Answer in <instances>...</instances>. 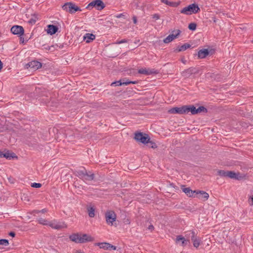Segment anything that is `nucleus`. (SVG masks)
Listing matches in <instances>:
<instances>
[{"mask_svg": "<svg viewBox=\"0 0 253 253\" xmlns=\"http://www.w3.org/2000/svg\"><path fill=\"white\" fill-rule=\"evenodd\" d=\"M209 54V51L208 49H202L199 51L198 56L199 58H204L208 56Z\"/></svg>", "mask_w": 253, "mask_h": 253, "instance_id": "22", "label": "nucleus"}, {"mask_svg": "<svg viewBox=\"0 0 253 253\" xmlns=\"http://www.w3.org/2000/svg\"><path fill=\"white\" fill-rule=\"evenodd\" d=\"M154 226L152 225H150L149 227H148V229L149 230H153L154 229Z\"/></svg>", "mask_w": 253, "mask_h": 253, "instance_id": "46", "label": "nucleus"}, {"mask_svg": "<svg viewBox=\"0 0 253 253\" xmlns=\"http://www.w3.org/2000/svg\"><path fill=\"white\" fill-rule=\"evenodd\" d=\"M105 6V4L102 0H94L87 5L86 8L91 9L93 8H95L98 10H101Z\"/></svg>", "mask_w": 253, "mask_h": 253, "instance_id": "3", "label": "nucleus"}, {"mask_svg": "<svg viewBox=\"0 0 253 253\" xmlns=\"http://www.w3.org/2000/svg\"><path fill=\"white\" fill-rule=\"evenodd\" d=\"M202 112H207V109L205 107H204V106H200V107H199V108H198L197 109V114L199 113H201Z\"/></svg>", "mask_w": 253, "mask_h": 253, "instance_id": "34", "label": "nucleus"}, {"mask_svg": "<svg viewBox=\"0 0 253 253\" xmlns=\"http://www.w3.org/2000/svg\"><path fill=\"white\" fill-rule=\"evenodd\" d=\"M58 30V27L53 25H48L47 26V33L51 35L56 33Z\"/></svg>", "mask_w": 253, "mask_h": 253, "instance_id": "20", "label": "nucleus"}, {"mask_svg": "<svg viewBox=\"0 0 253 253\" xmlns=\"http://www.w3.org/2000/svg\"><path fill=\"white\" fill-rule=\"evenodd\" d=\"M190 46L191 45L188 43H185L183 45L179 47L177 49V50L179 52L182 51H184L186 49H187V48H189L190 47Z\"/></svg>", "mask_w": 253, "mask_h": 253, "instance_id": "30", "label": "nucleus"}, {"mask_svg": "<svg viewBox=\"0 0 253 253\" xmlns=\"http://www.w3.org/2000/svg\"><path fill=\"white\" fill-rule=\"evenodd\" d=\"M98 246L100 249H103L104 250H116V247L108 243H100L98 244Z\"/></svg>", "mask_w": 253, "mask_h": 253, "instance_id": "16", "label": "nucleus"}, {"mask_svg": "<svg viewBox=\"0 0 253 253\" xmlns=\"http://www.w3.org/2000/svg\"><path fill=\"white\" fill-rule=\"evenodd\" d=\"M20 41H22V42H24V38H22L21 37L20 38Z\"/></svg>", "mask_w": 253, "mask_h": 253, "instance_id": "48", "label": "nucleus"}, {"mask_svg": "<svg viewBox=\"0 0 253 253\" xmlns=\"http://www.w3.org/2000/svg\"><path fill=\"white\" fill-rule=\"evenodd\" d=\"M189 236L191 237L194 247L196 248H198L201 242V238L198 237L196 233L193 231L190 232Z\"/></svg>", "mask_w": 253, "mask_h": 253, "instance_id": "6", "label": "nucleus"}, {"mask_svg": "<svg viewBox=\"0 0 253 253\" xmlns=\"http://www.w3.org/2000/svg\"><path fill=\"white\" fill-rule=\"evenodd\" d=\"M48 226L55 229H60L67 227L66 224L64 222H58L56 220H52L49 222Z\"/></svg>", "mask_w": 253, "mask_h": 253, "instance_id": "5", "label": "nucleus"}, {"mask_svg": "<svg viewBox=\"0 0 253 253\" xmlns=\"http://www.w3.org/2000/svg\"><path fill=\"white\" fill-rule=\"evenodd\" d=\"M179 241H181L182 246H184L186 242L185 238L181 235L177 236L176 238V242L177 243Z\"/></svg>", "mask_w": 253, "mask_h": 253, "instance_id": "29", "label": "nucleus"}, {"mask_svg": "<svg viewBox=\"0 0 253 253\" xmlns=\"http://www.w3.org/2000/svg\"><path fill=\"white\" fill-rule=\"evenodd\" d=\"M38 222H39V223H40L41 224H42L44 225H48L49 221L45 219H44L42 218H40L38 219Z\"/></svg>", "mask_w": 253, "mask_h": 253, "instance_id": "31", "label": "nucleus"}, {"mask_svg": "<svg viewBox=\"0 0 253 253\" xmlns=\"http://www.w3.org/2000/svg\"><path fill=\"white\" fill-rule=\"evenodd\" d=\"M196 24L195 23H191L188 25V28L192 31H194L196 29Z\"/></svg>", "mask_w": 253, "mask_h": 253, "instance_id": "35", "label": "nucleus"}, {"mask_svg": "<svg viewBox=\"0 0 253 253\" xmlns=\"http://www.w3.org/2000/svg\"><path fill=\"white\" fill-rule=\"evenodd\" d=\"M127 42H128V41L127 40L123 39V40H122L120 41H116V42H115V44H119Z\"/></svg>", "mask_w": 253, "mask_h": 253, "instance_id": "41", "label": "nucleus"}, {"mask_svg": "<svg viewBox=\"0 0 253 253\" xmlns=\"http://www.w3.org/2000/svg\"><path fill=\"white\" fill-rule=\"evenodd\" d=\"M161 1L162 2L173 7H176L179 5V3L178 2L169 1L168 0H161Z\"/></svg>", "mask_w": 253, "mask_h": 253, "instance_id": "25", "label": "nucleus"}, {"mask_svg": "<svg viewBox=\"0 0 253 253\" xmlns=\"http://www.w3.org/2000/svg\"><path fill=\"white\" fill-rule=\"evenodd\" d=\"M187 106H183L181 107H174L169 110L170 114H186Z\"/></svg>", "mask_w": 253, "mask_h": 253, "instance_id": "9", "label": "nucleus"}, {"mask_svg": "<svg viewBox=\"0 0 253 253\" xmlns=\"http://www.w3.org/2000/svg\"><path fill=\"white\" fill-rule=\"evenodd\" d=\"M31 186L34 188H40L42 186V184L39 183L34 182V183H32Z\"/></svg>", "mask_w": 253, "mask_h": 253, "instance_id": "40", "label": "nucleus"}, {"mask_svg": "<svg viewBox=\"0 0 253 253\" xmlns=\"http://www.w3.org/2000/svg\"><path fill=\"white\" fill-rule=\"evenodd\" d=\"M38 19V17L36 16H34L33 18L30 19L29 22L31 24H35Z\"/></svg>", "mask_w": 253, "mask_h": 253, "instance_id": "39", "label": "nucleus"}, {"mask_svg": "<svg viewBox=\"0 0 253 253\" xmlns=\"http://www.w3.org/2000/svg\"><path fill=\"white\" fill-rule=\"evenodd\" d=\"M9 245L8 241L6 239H0V245L7 246Z\"/></svg>", "mask_w": 253, "mask_h": 253, "instance_id": "33", "label": "nucleus"}, {"mask_svg": "<svg viewBox=\"0 0 253 253\" xmlns=\"http://www.w3.org/2000/svg\"><path fill=\"white\" fill-rule=\"evenodd\" d=\"M11 32L14 35H17L21 36L23 35L24 30L23 28L21 26L15 25L11 27Z\"/></svg>", "mask_w": 253, "mask_h": 253, "instance_id": "10", "label": "nucleus"}, {"mask_svg": "<svg viewBox=\"0 0 253 253\" xmlns=\"http://www.w3.org/2000/svg\"><path fill=\"white\" fill-rule=\"evenodd\" d=\"M80 234H73L69 236V239L76 243H80Z\"/></svg>", "mask_w": 253, "mask_h": 253, "instance_id": "24", "label": "nucleus"}, {"mask_svg": "<svg viewBox=\"0 0 253 253\" xmlns=\"http://www.w3.org/2000/svg\"><path fill=\"white\" fill-rule=\"evenodd\" d=\"M186 114L191 112L192 115L197 114V109L194 106H187Z\"/></svg>", "mask_w": 253, "mask_h": 253, "instance_id": "26", "label": "nucleus"}, {"mask_svg": "<svg viewBox=\"0 0 253 253\" xmlns=\"http://www.w3.org/2000/svg\"><path fill=\"white\" fill-rule=\"evenodd\" d=\"M181 31L179 30H177L176 31H174L172 32V33L169 35L168 37H167L165 39H164L163 42L165 43H169L173 40L176 39L178 35L180 34Z\"/></svg>", "mask_w": 253, "mask_h": 253, "instance_id": "8", "label": "nucleus"}, {"mask_svg": "<svg viewBox=\"0 0 253 253\" xmlns=\"http://www.w3.org/2000/svg\"><path fill=\"white\" fill-rule=\"evenodd\" d=\"M46 211V210L45 209H42L41 211H35L34 212L36 213H39L40 212H42L44 213Z\"/></svg>", "mask_w": 253, "mask_h": 253, "instance_id": "42", "label": "nucleus"}, {"mask_svg": "<svg viewBox=\"0 0 253 253\" xmlns=\"http://www.w3.org/2000/svg\"><path fill=\"white\" fill-rule=\"evenodd\" d=\"M122 16H123V14H119V15H117L116 17L117 18H119L122 17Z\"/></svg>", "mask_w": 253, "mask_h": 253, "instance_id": "47", "label": "nucleus"}, {"mask_svg": "<svg viewBox=\"0 0 253 253\" xmlns=\"http://www.w3.org/2000/svg\"><path fill=\"white\" fill-rule=\"evenodd\" d=\"M63 10L71 13H75L78 11H81V9L72 2H67L62 6Z\"/></svg>", "mask_w": 253, "mask_h": 253, "instance_id": "4", "label": "nucleus"}, {"mask_svg": "<svg viewBox=\"0 0 253 253\" xmlns=\"http://www.w3.org/2000/svg\"><path fill=\"white\" fill-rule=\"evenodd\" d=\"M181 61H182L184 64H185V63H186V61H185V60H184V59H182V60H181Z\"/></svg>", "mask_w": 253, "mask_h": 253, "instance_id": "49", "label": "nucleus"}, {"mask_svg": "<svg viewBox=\"0 0 253 253\" xmlns=\"http://www.w3.org/2000/svg\"><path fill=\"white\" fill-rule=\"evenodd\" d=\"M193 73V69L191 68L188 69L182 73V75L186 78L189 77Z\"/></svg>", "mask_w": 253, "mask_h": 253, "instance_id": "27", "label": "nucleus"}, {"mask_svg": "<svg viewBox=\"0 0 253 253\" xmlns=\"http://www.w3.org/2000/svg\"><path fill=\"white\" fill-rule=\"evenodd\" d=\"M133 21L134 22V24H136L137 23V18L135 16H133Z\"/></svg>", "mask_w": 253, "mask_h": 253, "instance_id": "44", "label": "nucleus"}, {"mask_svg": "<svg viewBox=\"0 0 253 253\" xmlns=\"http://www.w3.org/2000/svg\"><path fill=\"white\" fill-rule=\"evenodd\" d=\"M138 83L137 81H126V82H123V85H128L130 84H136L137 83Z\"/></svg>", "mask_w": 253, "mask_h": 253, "instance_id": "36", "label": "nucleus"}, {"mask_svg": "<svg viewBox=\"0 0 253 253\" xmlns=\"http://www.w3.org/2000/svg\"><path fill=\"white\" fill-rule=\"evenodd\" d=\"M182 191L189 197H195L197 190H192L189 187L185 188L184 185L181 186Z\"/></svg>", "mask_w": 253, "mask_h": 253, "instance_id": "13", "label": "nucleus"}, {"mask_svg": "<svg viewBox=\"0 0 253 253\" xmlns=\"http://www.w3.org/2000/svg\"><path fill=\"white\" fill-rule=\"evenodd\" d=\"M88 215L90 217H93L95 215V209L92 207H89L87 208Z\"/></svg>", "mask_w": 253, "mask_h": 253, "instance_id": "28", "label": "nucleus"}, {"mask_svg": "<svg viewBox=\"0 0 253 253\" xmlns=\"http://www.w3.org/2000/svg\"><path fill=\"white\" fill-rule=\"evenodd\" d=\"M200 11V8L197 4L193 3L182 8L180 10L181 13L186 15H190L193 13H197Z\"/></svg>", "mask_w": 253, "mask_h": 253, "instance_id": "1", "label": "nucleus"}, {"mask_svg": "<svg viewBox=\"0 0 253 253\" xmlns=\"http://www.w3.org/2000/svg\"><path fill=\"white\" fill-rule=\"evenodd\" d=\"M4 157L8 159H11L15 157V154L9 151H7L5 152H0V158Z\"/></svg>", "mask_w": 253, "mask_h": 253, "instance_id": "19", "label": "nucleus"}, {"mask_svg": "<svg viewBox=\"0 0 253 253\" xmlns=\"http://www.w3.org/2000/svg\"><path fill=\"white\" fill-rule=\"evenodd\" d=\"M95 39V36L92 34L86 33L83 37L84 41L86 43H89Z\"/></svg>", "mask_w": 253, "mask_h": 253, "instance_id": "18", "label": "nucleus"}, {"mask_svg": "<svg viewBox=\"0 0 253 253\" xmlns=\"http://www.w3.org/2000/svg\"><path fill=\"white\" fill-rule=\"evenodd\" d=\"M76 253H84L81 251H77V252Z\"/></svg>", "mask_w": 253, "mask_h": 253, "instance_id": "51", "label": "nucleus"}, {"mask_svg": "<svg viewBox=\"0 0 253 253\" xmlns=\"http://www.w3.org/2000/svg\"><path fill=\"white\" fill-rule=\"evenodd\" d=\"M27 68L32 70H36L42 67V63L38 61L34 60L26 65Z\"/></svg>", "mask_w": 253, "mask_h": 253, "instance_id": "11", "label": "nucleus"}, {"mask_svg": "<svg viewBox=\"0 0 253 253\" xmlns=\"http://www.w3.org/2000/svg\"><path fill=\"white\" fill-rule=\"evenodd\" d=\"M9 235L10 236L14 237V236H15V234L13 232H10L9 233Z\"/></svg>", "mask_w": 253, "mask_h": 253, "instance_id": "45", "label": "nucleus"}, {"mask_svg": "<svg viewBox=\"0 0 253 253\" xmlns=\"http://www.w3.org/2000/svg\"><path fill=\"white\" fill-rule=\"evenodd\" d=\"M227 176V177L236 180H240L243 178V176L239 172L236 173L232 171H228Z\"/></svg>", "mask_w": 253, "mask_h": 253, "instance_id": "17", "label": "nucleus"}, {"mask_svg": "<svg viewBox=\"0 0 253 253\" xmlns=\"http://www.w3.org/2000/svg\"><path fill=\"white\" fill-rule=\"evenodd\" d=\"M251 200L252 202V205H253V197L251 198Z\"/></svg>", "mask_w": 253, "mask_h": 253, "instance_id": "50", "label": "nucleus"}, {"mask_svg": "<svg viewBox=\"0 0 253 253\" xmlns=\"http://www.w3.org/2000/svg\"><path fill=\"white\" fill-rule=\"evenodd\" d=\"M134 138L137 142H140L144 144L148 143L149 141L150 140V137L148 134L143 133L140 132H135Z\"/></svg>", "mask_w": 253, "mask_h": 253, "instance_id": "2", "label": "nucleus"}, {"mask_svg": "<svg viewBox=\"0 0 253 253\" xmlns=\"http://www.w3.org/2000/svg\"><path fill=\"white\" fill-rule=\"evenodd\" d=\"M80 243L91 242L94 240V238L86 234H80Z\"/></svg>", "mask_w": 253, "mask_h": 253, "instance_id": "15", "label": "nucleus"}, {"mask_svg": "<svg viewBox=\"0 0 253 253\" xmlns=\"http://www.w3.org/2000/svg\"><path fill=\"white\" fill-rule=\"evenodd\" d=\"M148 144H149V146L151 148H156L157 147V146L155 143H154L152 141H151L150 140L149 141V142Z\"/></svg>", "mask_w": 253, "mask_h": 253, "instance_id": "38", "label": "nucleus"}, {"mask_svg": "<svg viewBox=\"0 0 253 253\" xmlns=\"http://www.w3.org/2000/svg\"><path fill=\"white\" fill-rule=\"evenodd\" d=\"M228 171H225L223 170H220L218 171V174L223 177H227V173Z\"/></svg>", "mask_w": 253, "mask_h": 253, "instance_id": "32", "label": "nucleus"}, {"mask_svg": "<svg viewBox=\"0 0 253 253\" xmlns=\"http://www.w3.org/2000/svg\"><path fill=\"white\" fill-rule=\"evenodd\" d=\"M196 195V197L204 201H207L209 197V195L208 193L201 190H197Z\"/></svg>", "mask_w": 253, "mask_h": 253, "instance_id": "14", "label": "nucleus"}, {"mask_svg": "<svg viewBox=\"0 0 253 253\" xmlns=\"http://www.w3.org/2000/svg\"><path fill=\"white\" fill-rule=\"evenodd\" d=\"M86 171V170L84 169H78L75 171V174L76 176H77L78 177H79L80 178L82 179L83 180Z\"/></svg>", "mask_w": 253, "mask_h": 253, "instance_id": "21", "label": "nucleus"}, {"mask_svg": "<svg viewBox=\"0 0 253 253\" xmlns=\"http://www.w3.org/2000/svg\"><path fill=\"white\" fill-rule=\"evenodd\" d=\"M153 18L156 20H158L160 18V16L158 14H155L153 15Z\"/></svg>", "mask_w": 253, "mask_h": 253, "instance_id": "43", "label": "nucleus"}, {"mask_svg": "<svg viewBox=\"0 0 253 253\" xmlns=\"http://www.w3.org/2000/svg\"><path fill=\"white\" fill-rule=\"evenodd\" d=\"M106 220L107 224L113 225V223L116 220V215L113 211H108L105 214Z\"/></svg>", "mask_w": 253, "mask_h": 253, "instance_id": "7", "label": "nucleus"}, {"mask_svg": "<svg viewBox=\"0 0 253 253\" xmlns=\"http://www.w3.org/2000/svg\"><path fill=\"white\" fill-rule=\"evenodd\" d=\"M122 83H123V82H122L120 80V81H116V82H114L112 83L111 85L112 86L122 85H123V84Z\"/></svg>", "mask_w": 253, "mask_h": 253, "instance_id": "37", "label": "nucleus"}, {"mask_svg": "<svg viewBox=\"0 0 253 253\" xmlns=\"http://www.w3.org/2000/svg\"><path fill=\"white\" fill-rule=\"evenodd\" d=\"M94 178V174L90 171L87 172L86 171L85 173V176H84V179L83 180L84 182H87L88 181H91V180H93Z\"/></svg>", "mask_w": 253, "mask_h": 253, "instance_id": "23", "label": "nucleus"}, {"mask_svg": "<svg viewBox=\"0 0 253 253\" xmlns=\"http://www.w3.org/2000/svg\"><path fill=\"white\" fill-rule=\"evenodd\" d=\"M138 73L140 74H143L145 75H150L153 74H157V72L154 69L150 68H141L138 70Z\"/></svg>", "mask_w": 253, "mask_h": 253, "instance_id": "12", "label": "nucleus"}]
</instances>
